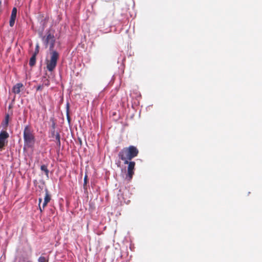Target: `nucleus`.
<instances>
[{
  "mask_svg": "<svg viewBox=\"0 0 262 262\" xmlns=\"http://www.w3.org/2000/svg\"><path fill=\"white\" fill-rule=\"evenodd\" d=\"M139 154L137 148L134 146H129L124 147L118 154L120 159L124 161V164L128 163L134 158L137 157Z\"/></svg>",
  "mask_w": 262,
  "mask_h": 262,
  "instance_id": "obj_1",
  "label": "nucleus"
},
{
  "mask_svg": "<svg viewBox=\"0 0 262 262\" xmlns=\"http://www.w3.org/2000/svg\"><path fill=\"white\" fill-rule=\"evenodd\" d=\"M59 54L56 51L50 52V59H46L47 69L50 72H52L56 68Z\"/></svg>",
  "mask_w": 262,
  "mask_h": 262,
  "instance_id": "obj_2",
  "label": "nucleus"
},
{
  "mask_svg": "<svg viewBox=\"0 0 262 262\" xmlns=\"http://www.w3.org/2000/svg\"><path fill=\"white\" fill-rule=\"evenodd\" d=\"M23 135L25 143L27 146H31L34 144L35 141L33 131L29 125H26L25 127Z\"/></svg>",
  "mask_w": 262,
  "mask_h": 262,
  "instance_id": "obj_3",
  "label": "nucleus"
},
{
  "mask_svg": "<svg viewBox=\"0 0 262 262\" xmlns=\"http://www.w3.org/2000/svg\"><path fill=\"white\" fill-rule=\"evenodd\" d=\"M126 164H128L127 167V173L126 176V179L130 181L134 174V169L135 166V162L134 161H128V163Z\"/></svg>",
  "mask_w": 262,
  "mask_h": 262,
  "instance_id": "obj_4",
  "label": "nucleus"
},
{
  "mask_svg": "<svg viewBox=\"0 0 262 262\" xmlns=\"http://www.w3.org/2000/svg\"><path fill=\"white\" fill-rule=\"evenodd\" d=\"M9 134L5 130L2 131L0 133V150L7 144V139L9 138Z\"/></svg>",
  "mask_w": 262,
  "mask_h": 262,
  "instance_id": "obj_5",
  "label": "nucleus"
},
{
  "mask_svg": "<svg viewBox=\"0 0 262 262\" xmlns=\"http://www.w3.org/2000/svg\"><path fill=\"white\" fill-rule=\"evenodd\" d=\"M17 14V9L16 7H14L12 9L11 17L9 21L10 26L12 27L15 23V21L16 18Z\"/></svg>",
  "mask_w": 262,
  "mask_h": 262,
  "instance_id": "obj_6",
  "label": "nucleus"
},
{
  "mask_svg": "<svg viewBox=\"0 0 262 262\" xmlns=\"http://www.w3.org/2000/svg\"><path fill=\"white\" fill-rule=\"evenodd\" d=\"M24 88V86L21 83H17L14 85L12 88V92L15 94H19L21 90H23Z\"/></svg>",
  "mask_w": 262,
  "mask_h": 262,
  "instance_id": "obj_7",
  "label": "nucleus"
},
{
  "mask_svg": "<svg viewBox=\"0 0 262 262\" xmlns=\"http://www.w3.org/2000/svg\"><path fill=\"white\" fill-rule=\"evenodd\" d=\"M46 193H45V196L44 198V201L42 204V208L44 209L45 207L47 206L48 203L51 200V195L49 193V191L47 189H46L45 190Z\"/></svg>",
  "mask_w": 262,
  "mask_h": 262,
  "instance_id": "obj_8",
  "label": "nucleus"
},
{
  "mask_svg": "<svg viewBox=\"0 0 262 262\" xmlns=\"http://www.w3.org/2000/svg\"><path fill=\"white\" fill-rule=\"evenodd\" d=\"M43 39L44 43L46 46H47L49 43L51 42L52 41H55L54 35L51 33H49L46 37H44Z\"/></svg>",
  "mask_w": 262,
  "mask_h": 262,
  "instance_id": "obj_9",
  "label": "nucleus"
},
{
  "mask_svg": "<svg viewBox=\"0 0 262 262\" xmlns=\"http://www.w3.org/2000/svg\"><path fill=\"white\" fill-rule=\"evenodd\" d=\"M38 51H36V52H35L32 56V57H31V58L30 59L29 65L31 67H33L35 65L36 63V57L37 54L38 53Z\"/></svg>",
  "mask_w": 262,
  "mask_h": 262,
  "instance_id": "obj_10",
  "label": "nucleus"
},
{
  "mask_svg": "<svg viewBox=\"0 0 262 262\" xmlns=\"http://www.w3.org/2000/svg\"><path fill=\"white\" fill-rule=\"evenodd\" d=\"M40 169L45 173L46 177L49 178V170L48 169L47 166L46 165H42L40 167Z\"/></svg>",
  "mask_w": 262,
  "mask_h": 262,
  "instance_id": "obj_11",
  "label": "nucleus"
},
{
  "mask_svg": "<svg viewBox=\"0 0 262 262\" xmlns=\"http://www.w3.org/2000/svg\"><path fill=\"white\" fill-rule=\"evenodd\" d=\"M42 84L45 86H48L50 84V80L46 77H43L42 79Z\"/></svg>",
  "mask_w": 262,
  "mask_h": 262,
  "instance_id": "obj_12",
  "label": "nucleus"
},
{
  "mask_svg": "<svg viewBox=\"0 0 262 262\" xmlns=\"http://www.w3.org/2000/svg\"><path fill=\"white\" fill-rule=\"evenodd\" d=\"M55 138H56V140H57V145L60 147V144H61V143H60V134L59 133H57L56 135H55Z\"/></svg>",
  "mask_w": 262,
  "mask_h": 262,
  "instance_id": "obj_13",
  "label": "nucleus"
},
{
  "mask_svg": "<svg viewBox=\"0 0 262 262\" xmlns=\"http://www.w3.org/2000/svg\"><path fill=\"white\" fill-rule=\"evenodd\" d=\"M38 262H48L49 258L45 256H40L38 259Z\"/></svg>",
  "mask_w": 262,
  "mask_h": 262,
  "instance_id": "obj_14",
  "label": "nucleus"
},
{
  "mask_svg": "<svg viewBox=\"0 0 262 262\" xmlns=\"http://www.w3.org/2000/svg\"><path fill=\"white\" fill-rule=\"evenodd\" d=\"M50 120L52 121V129L54 130L55 128L56 125V123L55 122L54 118H51L50 119Z\"/></svg>",
  "mask_w": 262,
  "mask_h": 262,
  "instance_id": "obj_15",
  "label": "nucleus"
},
{
  "mask_svg": "<svg viewBox=\"0 0 262 262\" xmlns=\"http://www.w3.org/2000/svg\"><path fill=\"white\" fill-rule=\"evenodd\" d=\"M55 41H52L51 42L49 43L50 44V51L52 52L53 50L54 46Z\"/></svg>",
  "mask_w": 262,
  "mask_h": 262,
  "instance_id": "obj_16",
  "label": "nucleus"
},
{
  "mask_svg": "<svg viewBox=\"0 0 262 262\" xmlns=\"http://www.w3.org/2000/svg\"><path fill=\"white\" fill-rule=\"evenodd\" d=\"M43 85L42 84L41 85H39L37 88H36V90L37 91H42V90L43 89Z\"/></svg>",
  "mask_w": 262,
  "mask_h": 262,
  "instance_id": "obj_17",
  "label": "nucleus"
},
{
  "mask_svg": "<svg viewBox=\"0 0 262 262\" xmlns=\"http://www.w3.org/2000/svg\"><path fill=\"white\" fill-rule=\"evenodd\" d=\"M87 181H88V176L86 174H85L84 176V186L86 185Z\"/></svg>",
  "mask_w": 262,
  "mask_h": 262,
  "instance_id": "obj_18",
  "label": "nucleus"
},
{
  "mask_svg": "<svg viewBox=\"0 0 262 262\" xmlns=\"http://www.w3.org/2000/svg\"><path fill=\"white\" fill-rule=\"evenodd\" d=\"M8 120H9V115H7L6 116V118H5V121H6V124H8Z\"/></svg>",
  "mask_w": 262,
  "mask_h": 262,
  "instance_id": "obj_19",
  "label": "nucleus"
},
{
  "mask_svg": "<svg viewBox=\"0 0 262 262\" xmlns=\"http://www.w3.org/2000/svg\"><path fill=\"white\" fill-rule=\"evenodd\" d=\"M69 108V104H68V105H67V118H68V119L69 120H70V117L69 116V113H68Z\"/></svg>",
  "mask_w": 262,
  "mask_h": 262,
  "instance_id": "obj_20",
  "label": "nucleus"
},
{
  "mask_svg": "<svg viewBox=\"0 0 262 262\" xmlns=\"http://www.w3.org/2000/svg\"><path fill=\"white\" fill-rule=\"evenodd\" d=\"M51 133H52V136H54L55 135V129L53 130L52 129Z\"/></svg>",
  "mask_w": 262,
  "mask_h": 262,
  "instance_id": "obj_21",
  "label": "nucleus"
},
{
  "mask_svg": "<svg viewBox=\"0 0 262 262\" xmlns=\"http://www.w3.org/2000/svg\"><path fill=\"white\" fill-rule=\"evenodd\" d=\"M41 201H42V199L39 198V205H40V204L41 202Z\"/></svg>",
  "mask_w": 262,
  "mask_h": 262,
  "instance_id": "obj_22",
  "label": "nucleus"
},
{
  "mask_svg": "<svg viewBox=\"0 0 262 262\" xmlns=\"http://www.w3.org/2000/svg\"><path fill=\"white\" fill-rule=\"evenodd\" d=\"M39 209H40V212H42L43 209V208H42V207L41 208V207L39 206Z\"/></svg>",
  "mask_w": 262,
  "mask_h": 262,
  "instance_id": "obj_23",
  "label": "nucleus"
},
{
  "mask_svg": "<svg viewBox=\"0 0 262 262\" xmlns=\"http://www.w3.org/2000/svg\"><path fill=\"white\" fill-rule=\"evenodd\" d=\"M36 51H38V46L37 45L36 47V49H35V51L36 52Z\"/></svg>",
  "mask_w": 262,
  "mask_h": 262,
  "instance_id": "obj_24",
  "label": "nucleus"
}]
</instances>
